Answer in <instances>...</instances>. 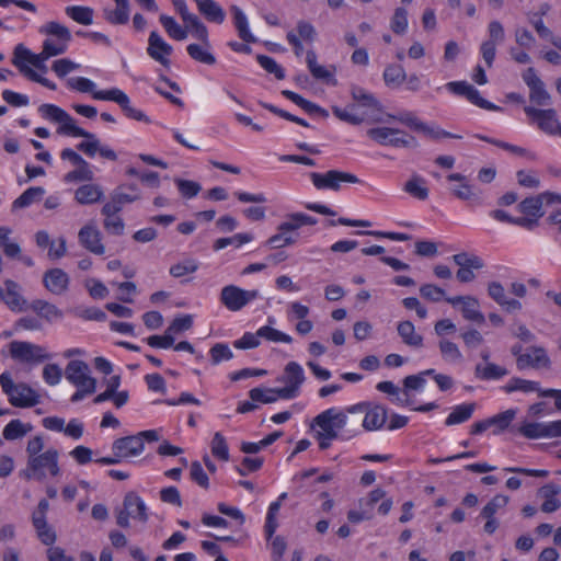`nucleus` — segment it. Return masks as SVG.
<instances>
[{
  "label": "nucleus",
  "mask_w": 561,
  "mask_h": 561,
  "mask_svg": "<svg viewBox=\"0 0 561 561\" xmlns=\"http://www.w3.org/2000/svg\"><path fill=\"white\" fill-rule=\"evenodd\" d=\"M115 8L105 12L106 19L115 24H125L129 20V0H113Z\"/></svg>",
  "instance_id": "43"
},
{
  "label": "nucleus",
  "mask_w": 561,
  "mask_h": 561,
  "mask_svg": "<svg viewBox=\"0 0 561 561\" xmlns=\"http://www.w3.org/2000/svg\"><path fill=\"white\" fill-rule=\"evenodd\" d=\"M38 32L44 37L42 50L48 59L68 50L72 35L66 25L57 21H49L43 24Z\"/></svg>",
  "instance_id": "3"
},
{
  "label": "nucleus",
  "mask_w": 561,
  "mask_h": 561,
  "mask_svg": "<svg viewBox=\"0 0 561 561\" xmlns=\"http://www.w3.org/2000/svg\"><path fill=\"white\" fill-rule=\"evenodd\" d=\"M488 295L507 313L520 311L523 308L519 300L506 297L505 289L500 282L489 283Z\"/></svg>",
  "instance_id": "26"
},
{
  "label": "nucleus",
  "mask_w": 561,
  "mask_h": 561,
  "mask_svg": "<svg viewBox=\"0 0 561 561\" xmlns=\"http://www.w3.org/2000/svg\"><path fill=\"white\" fill-rule=\"evenodd\" d=\"M438 347L440 355L445 362L459 363L462 360V354L456 343L443 339L439 341Z\"/></svg>",
  "instance_id": "55"
},
{
  "label": "nucleus",
  "mask_w": 561,
  "mask_h": 561,
  "mask_svg": "<svg viewBox=\"0 0 561 561\" xmlns=\"http://www.w3.org/2000/svg\"><path fill=\"white\" fill-rule=\"evenodd\" d=\"M83 286L89 296L94 300H104L110 295V288L98 277H87Z\"/></svg>",
  "instance_id": "42"
},
{
  "label": "nucleus",
  "mask_w": 561,
  "mask_h": 561,
  "mask_svg": "<svg viewBox=\"0 0 561 561\" xmlns=\"http://www.w3.org/2000/svg\"><path fill=\"white\" fill-rule=\"evenodd\" d=\"M305 373L302 367L297 362H289L284 369V375L279 381L285 383L280 389L282 399H295L299 394V389L305 382Z\"/></svg>",
  "instance_id": "18"
},
{
  "label": "nucleus",
  "mask_w": 561,
  "mask_h": 561,
  "mask_svg": "<svg viewBox=\"0 0 561 561\" xmlns=\"http://www.w3.org/2000/svg\"><path fill=\"white\" fill-rule=\"evenodd\" d=\"M385 122L396 121L399 122L409 128L419 131L420 129H425V123L420 121L417 116L411 111H402L398 114L383 113Z\"/></svg>",
  "instance_id": "37"
},
{
  "label": "nucleus",
  "mask_w": 561,
  "mask_h": 561,
  "mask_svg": "<svg viewBox=\"0 0 561 561\" xmlns=\"http://www.w3.org/2000/svg\"><path fill=\"white\" fill-rule=\"evenodd\" d=\"M38 113L44 119L55 124H58L68 114L61 107L49 103L42 104L38 107Z\"/></svg>",
  "instance_id": "63"
},
{
  "label": "nucleus",
  "mask_w": 561,
  "mask_h": 561,
  "mask_svg": "<svg viewBox=\"0 0 561 561\" xmlns=\"http://www.w3.org/2000/svg\"><path fill=\"white\" fill-rule=\"evenodd\" d=\"M230 10L238 35L245 43L230 42L228 45L236 53L251 54L252 48L247 43H255L256 37L249 30L248 19L239 7L232 5Z\"/></svg>",
  "instance_id": "17"
},
{
  "label": "nucleus",
  "mask_w": 561,
  "mask_h": 561,
  "mask_svg": "<svg viewBox=\"0 0 561 561\" xmlns=\"http://www.w3.org/2000/svg\"><path fill=\"white\" fill-rule=\"evenodd\" d=\"M504 391L506 393H512L515 391H522L524 393L535 392L538 391L541 392L539 382L522 379L518 377L512 378L504 387Z\"/></svg>",
  "instance_id": "48"
},
{
  "label": "nucleus",
  "mask_w": 561,
  "mask_h": 561,
  "mask_svg": "<svg viewBox=\"0 0 561 561\" xmlns=\"http://www.w3.org/2000/svg\"><path fill=\"white\" fill-rule=\"evenodd\" d=\"M79 242L90 252L101 255L105 252V247L101 240V232L95 224L84 225L78 233Z\"/></svg>",
  "instance_id": "25"
},
{
  "label": "nucleus",
  "mask_w": 561,
  "mask_h": 561,
  "mask_svg": "<svg viewBox=\"0 0 561 561\" xmlns=\"http://www.w3.org/2000/svg\"><path fill=\"white\" fill-rule=\"evenodd\" d=\"M147 53L163 67H170L173 48L154 31L149 35Z\"/></svg>",
  "instance_id": "21"
},
{
  "label": "nucleus",
  "mask_w": 561,
  "mask_h": 561,
  "mask_svg": "<svg viewBox=\"0 0 561 561\" xmlns=\"http://www.w3.org/2000/svg\"><path fill=\"white\" fill-rule=\"evenodd\" d=\"M9 353L13 359L25 364H37L49 358L45 347L23 341L11 342Z\"/></svg>",
  "instance_id": "14"
},
{
  "label": "nucleus",
  "mask_w": 561,
  "mask_h": 561,
  "mask_svg": "<svg viewBox=\"0 0 561 561\" xmlns=\"http://www.w3.org/2000/svg\"><path fill=\"white\" fill-rule=\"evenodd\" d=\"M279 388H262L256 387L249 391V398L256 403L270 404L276 402L278 399H282Z\"/></svg>",
  "instance_id": "40"
},
{
  "label": "nucleus",
  "mask_w": 561,
  "mask_h": 561,
  "mask_svg": "<svg viewBox=\"0 0 561 561\" xmlns=\"http://www.w3.org/2000/svg\"><path fill=\"white\" fill-rule=\"evenodd\" d=\"M104 196L103 190L99 184L87 183L75 191V201L80 205H91L99 203Z\"/></svg>",
  "instance_id": "30"
},
{
  "label": "nucleus",
  "mask_w": 561,
  "mask_h": 561,
  "mask_svg": "<svg viewBox=\"0 0 561 561\" xmlns=\"http://www.w3.org/2000/svg\"><path fill=\"white\" fill-rule=\"evenodd\" d=\"M448 181L459 182L458 186L453 188L454 195L462 201L471 199L476 196L472 186L467 182V178L460 173H451L447 176Z\"/></svg>",
  "instance_id": "44"
},
{
  "label": "nucleus",
  "mask_w": 561,
  "mask_h": 561,
  "mask_svg": "<svg viewBox=\"0 0 561 561\" xmlns=\"http://www.w3.org/2000/svg\"><path fill=\"white\" fill-rule=\"evenodd\" d=\"M198 270V262L192 257L183 259L170 266V275L175 278L188 280Z\"/></svg>",
  "instance_id": "33"
},
{
  "label": "nucleus",
  "mask_w": 561,
  "mask_h": 561,
  "mask_svg": "<svg viewBox=\"0 0 561 561\" xmlns=\"http://www.w3.org/2000/svg\"><path fill=\"white\" fill-rule=\"evenodd\" d=\"M118 210L119 207L113 204H106L103 207V214L105 215L104 227L113 234H121L124 231V222L122 218L116 215Z\"/></svg>",
  "instance_id": "36"
},
{
  "label": "nucleus",
  "mask_w": 561,
  "mask_h": 561,
  "mask_svg": "<svg viewBox=\"0 0 561 561\" xmlns=\"http://www.w3.org/2000/svg\"><path fill=\"white\" fill-rule=\"evenodd\" d=\"M12 230L9 227H0V248L4 254L11 257H18L21 249L16 242L11 239Z\"/></svg>",
  "instance_id": "52"
},
{
  "label": "nucleus",
  "mask_w": 561,
  "mask_h": 561,
  "mask_svg": "<svg viewBox=\"0 0 561 561\" xmlns=\"http://www.w3.org/2000/svg\"><path fill=\"white\" fill-rule=\"evenodd\" d=\"M1 300L11 311L16 313L25 312L31 308V305L21 293V286L11 279L4 280L3 297Z\"/></svg>",
  "instance_id": "23"
},
{
  "label": "nucleus",
  "mask_w": 561,
  "mask_h": 561,
  "mask_svg": "<svg viewBox=\"0 0 561 561\" xmlns=\"http://www.w3.org/2000/svg\"><path fill=\"white\" fill-rule=\"evenodd\" d=\"M348 413L352 415L359 414L363 417L362 427L366 431H377L381 428L388 416V411L382 405H370L362 402L348 407Z\"/></svg>",
  "instance_id": "11"
},
{
  "label": "nucleus",
  "mask_w": 561,
  "mask_h": 561,
  "mask_svg": "<svg viewBox=\"0 0 561 561\" xmlns=\"http://www.w3.org/2000/svg\"><path fill=\"white\" fill-rule=\"evenodd\" d=\"M351 95L357 105H359L362 107L371 108L370 114L364 115L367 118L368 123H370V124L385 123L382 105L375 98L374 94L366 91L362 87L352 85L351 87Z\"/></svg>",
  "instance_id": "19"
},
{
  "label": "nucleus",
  "mask_w": 561,
  "mask_h": 561,
  "mask_svg": "<svg viewBox=\"0 0 561 561\" xmlns=\"http://www.w3.org/2000/svg\"><path fill=\"white\" fill-rule=\"evenodd\" d=\"M476 410V403H462L456 405L445 420L446 426L461 424L471 419Z\"/></svg>",
  "instance_id": "35"
},
{
  "label": "nucleus",
  "mask_w": 561,
  "mask_h": 561,
  "mask_svg": "<svg viewBox=\"0 0 561 561\" xmlns=\"http://www.w3.org/2000/svg\"><path fill=\"white\" fill-rule=\"evenodd\" d=\"M474 373L476 376L482 380H497L508 374L505 367L493 363H488L485 366L477 365Z\"/></svg>",
  "instance_id": "46"
},
{
  "label": "nucleus",
  "mask_w": 561,
  "mask_h": 561,
  "mask_svg": "<svg viewBox=\"0 0 561 561\" xmlns=\"http://www.w3.org/2000/svg\"><path fill=\"white\" fill-rule=\"evenodd\" d=\"M355 104H350L346 108L332 106V113L340 121L357 126L360 125L363 122L367 121V118L364 115L355 114Z\"/></svg>",
  "instance_id": "54"
},
{
  "label": "nucleus",
  "mask_w": 561,
  "mask_h": 561,
  "mask_svg": "<svg viewBox=\"0 0 561 561\" xmlns=\"http://www.w3.org/2000/svg\"><path fill=\"white\" fill-rule=\"evenodd\" d=\"M62 357L68 359L65 368L66 379L76 388L71 396V402H80L93 394L98 388V381L92 376L89 364L83 359L88 353L81 347H70L62 352Z\"/></svg>",
  "instance_id": "1"
},
{
  "label": "nucleus",
  "mask_w": 561,
  "mask_h": 561,
  "mask_svg": "<svg viewBox=\"0 0 561 561\" xmlns=\"http://www.w3.org/2000/svg\"><path fill=\"white\" fill-rule=\"evenodd\" d=\"M348 414V408L344 411L331 408L321 412L313 419V424L320 428L317 433L327 438H337L339 431L347 426Z\"/></svg>",
  "instance_id": "8"
},
{
  "label": "nucleus",
  "mask_w": 561,
  "mask_h": 561,
  "mask_svg": "<svg viewBox=\"0 0 561 561\" xmlns=\"http://www.w3.org/2000/svg\"><path fill=\"white\" fill-rule=\"evenodd\" d=\"M93 178V171L91 170L89 162L85 161L84 164H79L75 170L66 173L64 181L66 183L90 182Z\"/></svg>",
  "instance_id": "51"
},
{
  "label": "nucleus",
  "mask_w": 561,
  "mask_h": 561,
  "mask_svg": "<svg viewBox=\"0 0 561 561\" xmlns=\"http://www.w3.org/2000/svg\"><path fill=\"white\" fill-rule=\"evenodd\" d=\"M445 301L453 307H460L461 316L465 320L483 324L485 322L484 314L480 311V302L473 296H455L445 298Z\"/></svg>",
  "instance_id": "20"
},
{
  "label": "nucleus",
  "mask_w": 561,
  "mask_h": 561,
  "mask_svg": "<svg viewBox=\"0 0 561 561\" xmlns=\"http://www.w3.org/2000/svg\"><path fill=\"white\" fill-rule=\"evenodd\" d=\"M516 366L519 370L531 368H550L551 360L542 346H531L528 352L516 359Z\"/></svg>",
  "instance_id": "24"
},
{
  "label": "nucleus",
  "mask_w": 561,
  "mask_h": 561,
  "mask_svg": "<svg viewBox=\"0 0 561 561\" xmlns=\"http://www.w3.org/2000/svg\"><path fill=\"white\" fill-rule=\"evenodd\" d=\"M397 330L404 344L412 347H421L423 345V337L415 333L414 324L411 321L399 322Z\"/></svg>",
  "instance_id": "38"
},
{
  "label": "nucleus",
  "mask_w": 561,
  "mask_h": 561,
  "mask_svg": "<svg viewBox=\"0 0 561 561\" xmlns=\"http://www.w3.org/2000/svg\"><path fill=\"white\" fill-rule=\"evenodd\" d=\"M280 506H282V503L277 502V501L272 502L268 506L266 520H265V525H264V533H265V536L267 539L273 538V536L278 527L276 517H277Z\"/></svg>",
  "instance_id": "60"
},
{
  "label": "nucleus",
  "mask_w": 561,
  "mask_h": 561,
  "mask_svg": "<svg viewBox=\"0 0 561 561\" xmlns=\"http://www.w3.org/2000/svg\"><path fill=\"white\" fill-rule=\"evenodd\" d=\"M33 430V425L30 422H23L21 420L10 421L3 428V437L7 440H16L23 438Z\"/></svg>",
  "instance_id": "34"
},
{
  "label": "nucleus",
  "mask_w": 561,
  "mask_h": 561,
  "mask_svg": "<svg viewBox=\"0 0 561 561\" xmlns=\"http://www.w3.org/2000/svg\"><path fill=\"white\" fill-rule=\"evenodd\" d=\"M516 411L514 409H508L502 413H499L489 419V423L491 426H494V433H501L506 430L512 421L515 419Z\"/></svg>",
  "instance_id": "61"
},
{
  "label": "nucleus",
  "mask_w": 561,
  "mask_h": 561,
  "mask_svg": "<svg viewBox=\"0 0 561 561\" xmlns=\"http://www.w3.org/2000/svg\"><path fill=\"white\" fill-rule=\"evenodd\" d=\"M366 135L380 146H390L393 148L419 147V142L414 136L398 128L387 126L371 127L367 129Z\"/></svg>",
  "instance_id": "7"
},
{
  "label": "nucleus",
  "mask_w": 561,
  "mask_h": 561,
  "mask_svg": "<svg viewBox=\"0 0 561 561\" xmlns=\"http://www.w3.org/2000/svg\"><path fill=\"white\" fill-rule=\"evenodd\" d=\"M310 179L318 190L339 191L342 183H359V179L355 174L339 170H330L325 173L312 172Z\"/></svg>",
  "instance_id": "16"
},
{
  "label": "nucleus",
  "mask_w": 561,
  "mask_h": 561,
  "mask_svg": "<svg viewBox=\"0 0 561 561\" xmlns=\"http://www.w3.org/2000/svg\"><path fill=\"white\" fill-rule=\"evenodd\" d=\"M518 432L528 439L547 438V423L525 422Z\"/></svg>",
  "instance_id": "56"
},
{
  "label": "nucleus",
  "mask_w": 561,
  "mask_h": 561,
  "mask_svg": "<svg viewBox=\"0 0 561 561\" xmlns=\"http://www.w3.org/2000/svg\"><path fill=\"white\" fill-rule=\"evenodd\" d=\"M130 519L146 523L148 519L145 502L136 494L128 493L124 500V507L117 514V524L122 527H128Z\"/></svg>",
  "instance_id": "15"
},
{
  "label": "nucleus",
  "mask_w": 561,
  "mask_h": 561,
  "mask_svg": "<svg viewBox=\"0 0 561 561\" xmlns=\"http://www.w3.org/2000/svg\"><path fill=\"white\" fill-rule=\"evenodd\" d=\"M257 298H261L257 289L245 290L234 285L225 286L220 293V301L230 311H239Z\"/></svg>",
  "instance_id": "13"
},
{
  "label": "nucleus",
  "mask_w": 561,
  "mask_h": 561,
  "mask_svg": "<svg viewBox=\"0 0 561 561\" xmlns=\"http://www.w3.org/2000/svg\"><path fill=\"white\" fill-rule=\"evenodd\" d=\"M306 62L312 77L317 80L325 81L327 83L336 84L334 71L329 70L324 66L317 62V55L313 50H308L306 55ZM335 70V68H333Z\"/></svg>",
  "instance_id": "31"
},
{
  "label": "nucleus",
  "mask_w": 561,
  "mask_h": 561,
  "mask_svg": "<svg viewBox=\"0 0 561 561\" xmlns=\"http://www.w3.org/2000/svg\"><path fill=\"white\" fill-rule=\"evenodd\" d=\"M543 201L542 194L537 197L525 198L518 205L519 211L537 219L542 216L541 208Z\"/></svg>",
  "instance_id": "57"
},
{
  "label": "nucleus",
  "mask_w": 561,
  "mask_h": 561,
  "mask_svg": "<svg viewBox=\"0 0 561 561\" xmlns=\"http://www.w3.org/2000/svg\"><path fill=\"white\" fill-rule=\"evenodd\" d=\"M159 433L156 430L139 432L136 435L117 438L113 442L112 451L122 458L128 460L139 457L145 450V443L157 442Z\"/></svg>",
  "instance_id": "4"
},
{
  "label": "nucleus",
  "mask_w": 561,
  "mask_h": 561,
  "mask_svg": "<svg viewBox=\"0 0 561 561\" xmlns=\"http://www.w3.org/2000/svg\"><path fill=\"white\" fill-rule=\"evenodd\" d=\"M453 261L456 265L459 267H467V268H474V270H481L484 267L483 260L476 255V254H469L467 252H461L453 255Z\"/></svg>",
  "instance_id": "59"
},
{
  "label": "nucleus",
  "mask_w": 561,
  "mask_h": 561,
  "mask_svg": "<svg viewBox=\"0 0 561 561\" xmlns=\"http://www.w3.org/2000/svg\"><path fill=\"white\" fill-rule=\"evenodd\" d=\"M175 11L181 15L183 22L186 24V28L190 30L193 36L199 39L207 38L206 26L198 23L197 18L191 14L187 10L184 0H172Z\"/></svg>",
  "instance_id": "27"
},
{
  "label": "nucleus",
  "mask_w": 561,
  "mask_h": 561,
  "mask_svg": "<svg viewBox=\"0 0 561 561\" xmlns=\"http://www.w3.org/2000/svg\"><path fill=\"white\" fill-rule=\"evenodd\" d=\"M47 60L48 58L44 55L43 50L34 53L24 44H18L13 49L11 61L25 78L50 90H56V83L46 77L48 71Z\"/></svg>",
  "instance_id": "2"
},
{
  "label": "nucleus",
  "mask_w": 561,
  "mask_h": 561,
  "mask_svg": "<svg viewBox=\"0 0 561 561\" xmlns=\"http://www.w3.org/2000/svg\"><path fill=\"white\" fill-rule=\"evenodd\" d=\"M43 283L45 288L51 294L61 295L68 289L69 276L64 270L56 267L44 274Z\"/></svg>",
  "instance_id": "28"
},
{
  "label": "nucleus",
  "mask_w": 561,
  "mask_h": 561,
  "mask_svg": "<svg viewBox=\"0 0 561 561\" xmlns=\"http://www.w3.org/2000/svg\"><path fill=\"white\" fill-rule=\"evenodd\" d=\"M525 114L530 117L531 119L537 122L538 128L548 134V135H557V112L554 108H536L534 106H525L524 107Z\"/></svg>",
  "instance_id": "22"
},
{
  "label": "nucleus",
  "mask_w": 561,
  "mask_h": 561,
  "mask_svg": "<svg viewBox=\"0 0 561 561\" xmlns=\"http://www.w3.org/2000/svg\"><path fill=\"white\" fill-rule=\"evenodd\" d=\"M57 134L73 138H82L88 130L78 126L77 122L69 114L57 124Z\"/></svg>",
  "instance_id": "47"
},
{
  "label": "nucleus",
  "mask_w": 561,
  "mask_h": 561,
  "mask_svg": "<svg viewBox=\"0 0 561 561\" xmlns=\"http://www.w3.org/2000/svg\"><path fill=\"white\" fill-rule=\"evenodd\" d=\"M403 190L420 201H425L428 197V188L425 186V180L419 175H413L407 181Z\"/></svg>",
  "instance_id": "50"
},
{
  "label": "nucleus",
  "mask_w": 561,
  "mask_h": 561,
  "mask_svg": "<svg viewBox=\"0 0 561 561\" xmlns=\"http://www.w3.org/2000/svg\"><path fill=\"white\" fill-rule=\"evenodd\" d=\"M49 503L43 499L32 512V525L34 527L37 539L45 546H53L57 540V534L48 520L47 513Z\"/></svg>",
  "instance_id": "10"
},
{
  "label": "nucleus",
  "mask_w": 561,
  "mask_h": 561,
  "mask_svg": "<svg viewBox=\"0 0 561 561\" xmlns=\"http://www.w3.org/2000/svg\"><path fill=\"white\" fill-rule=\"evenodd\" d=\"M193 324V317L190 314H181L175 317L169 327L167 328V332L174 336V340H176V336L188 331Z\"/></svg>",
  "instance_id": "58"
},
{
  "label": "nucleus",
  "mask_w": 561,
  "mask_h": 561,
  "mask_svg": "<svg viewBox=\"0 0 561 561\" xmlns=\"http://www.w3.org/2000/svg\"><path fill=\"white\" fill-rule=\"evenodd\" d=\"M77 149L87 157L94 159L101 158L105 161L116 162L117 152L107 144L103 142L95 134L87 131L82 140L77 145Z\"/></svg>",
  "instance_id": "12"
},
{
  "label": "nucleus",
  "mask_w": 561,
  "mask_h": 561,
  "mask_svg": "<svg viewBox=\"0 0 561 561\" xmlns=\"http://www.w3.org/2000/svg\"><path fill=\"white\" fill-rule=\"evenodd\" d=\"M287 218L288 219L286 221L282 222L277 227V230L294 231V230H297L300 227L306 226V225H309V226L316 225L318 221L314 217L302 214V213L290 214V215H288Z\"/></svg>",
  "instance_id": "39"
},
{
  "label": "nucleus",
  "mask_w": 561,
  "mask_h": 561,
  "mask_svg": "<svg viewBox=\"0 0 561 561\" xmlns=\"http://www.w3.org/2000/svg\"><path fill=\"white\" fill-rule=\"evenodd\" d=\"M68 18L82 25H91L93 23V10L84 5H68L65 8Z\"/></svg>",
  "instance_id": "45"
},
{
  "label": "nucleus",
  "mask_w": 561,
  "mask_h": 561,
  "mask_svg": "<svg viewBox=\"0 0 561 561\" xmlns=\"http://www.w3.org/2000/svg\"><path fill=\"white\" fill-rule=\"evenodd\" d=\"M529 100L538 106L551 104L552 99L550 93L547 91L543 81L529 88Z\"/></svg>",
  "instance_id": "62"
},
{
  "label": "nucleus",
  "mask_w": 561,
  "mask_h": 561,
  "mask_svg": "<svg viewBox=\"0 0 561 561\" xmlns=\"http://www.w3.org/2000/svg\"><path fill=\"white\" fill-rule=\"evenodd\" d=\"M45 190L41 186L30 187L13 202L12 208H26L38 203L43 198Z\"/></svg>",
  "instance_id": "41"
},
{
  "label": "nucleus",
  "mask_w": 561,
  "mask_h": 561,
  "mask_svg": "<svg viewBox=\"0 0 561 561\" xmlns=\"http://www.w3.org/2000/svg\"><path fill=\"white\" fill-rule=\"evenodd\" d=\"M407 79L405 70L402 66L397 64L388 65L383 71V80L386 85L397 88L400 87Z\"/></svg>",
  "instance_id": "49"
},
{
  "label": "nucleus",
  "mask_w": 561,
  "mask_h": 561,
  "mask_svg": "<svg viewBox=\"0 0 561 561\" xmlns=\"http://www.w3.org/2000/svg\"><path fill=\"white\" fill-rule=\"evenodd\" d=\"M79 68H80V65L69 58L56 59L51 64V70L59 78H65L67 75L78 70Z\"/></svg>",
  "instance_id": "64"
},
{
  "label": "nucleus",
  "mask_w": 561,
  "mask_h": 561,
  "mask_svg": "<svg viewBox=\"0 0 561 561\" xmlns=\"http://www.w3.org/2000/svg\"><path fill=\"white\" fill-rule=\"evenodd\" d=\"M0 386L9 402L18 408H30L39 402V394L25 383H14L10 373L0 375Z\"/></svg>",
  "instance_id": "6"
},
{
  "label": "nucleus",
  "mask_w": 561,
  "mask_h": 561,
  "mask_svg": "<svg viewBox=\"0 0 561 561\" xmlns=\"http://www.w3.org/2000/svg\"><path fill=\"white\" fill-rule=\"evenodd\" d=\"M30 309L49 323L60 321L64 318V312L57 306L44 300L34 301Z\"/></svg>",
  "instance_id": "32"
},
{
  "label": "nucleus",
  "mask_w": 561,
  "mask_h": 561,
  "mask_svg": "<svg viewBox=\"0 0 561 561\" xmlns=\"http://www.w3.org/2000/svg\"><path fill=\"white\" fill-rule=\"evenodd\" d=\"M561 493V486L550 482L542 485L538 490V495L543 499L541 511L545 513H553L561 507V501L557 497Z\"/></svg>",
  "instance_id": "29"
},
{
  "label": "nucleus",
  "mask_w": 561,
  "mask_h": 561,
  "mask_svg": "<svg viewBox=\"0 0 561 561\" xmlns=\"http://www.w3.org/2000/svg\"><path fill=\"white\" fill-rule=\"evenodd\" d=\"M160 23L162 24L169 36L178 41L185 39L187 36V31L190 32V30L186 28V26L182 27L179 23H176V21L173 18L165 14L160 15Z\"/></svg>",
  "instance_id": "53"
},
{
  "label": "nucleus",
  "mask_w": 561,
  "mask_h": 561,
  "mask_svg": "<svg viewBox=\"0 0 561 561\" xmlns=\"http://www.w3.org/2000/svg\"><path fill=\"white\" fill-rule=\"evenodd\" d=\"M67 87L81 93H91L94 100L121 102L125 101L122 90L112 88L108 90H98L96 84L85 77H73L67 80Z\"/></svg>",
  "instance_id": "9"
},
{
  "label": "nucleus",
  "mask_w": 561,
  "mask_h": 561,
  "mask_svg": "<svg viewBox=\"0 0 561 561\" xmlns=\"http://www.w3.org/2000/svg\"><path fill=\"white\" fill-rule=\"evenodd\" d=\"M60 472L59 453L55 448H48L41 456L27 459L26 477L28 479L44 480L47 477L55 478Z\"/></svg>",
  "instance_id": "5"
}]
</instances>
